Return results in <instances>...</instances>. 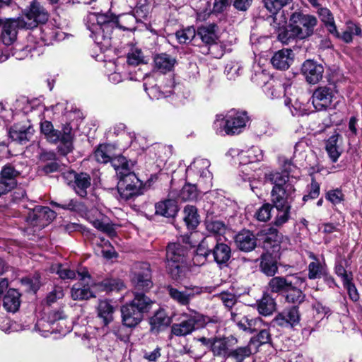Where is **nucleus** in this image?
<instances>
[{"label":"nucleus","mask_w":362,"mask_h":362,"mask_svg":"<svg viewBox=\"0 0 362 362\" xmlns=\"http://www.w3.org/2000/svg\"><path fill=\"white\" fill-rule=\"evenodd\" d=\"M84 21L87 29L90 32V37L103 51L112 45L111 35L115 28L132 30L138 22L137 17L132 13L115 16L108 13H89Z\"/></svg>","instance_id":"obj_1"},{"label":"nucleus","mask_w":362,"mask_h":362,"mask_svg":"<svg viewBox=\"0 0 362 362\" xmlns=\"http://www.w3.org/2000/svg\"><path fill=\"white\" fill-rule=\"evenodd\" d=\"M274 78L270 76L266 70H260L256 71L255 74L252 76V81L259 86H262L264 88V86L269 83V81L273 80Z\"/></svg>","instance_id":"obj_62"},{"label":"nucleus","mask_w":362,"mask_h":362,"mask_svg":"<svg viewBox=\"0 0 362 362\" xmlns=\"http://www.w3.org/2000/svg\"><path fill=\"white\" fill-rule=\"evenodd\" d=\"M114 307L107 300H100L98 307V317L105 325H107L113 320Z\"/></svg>","instance_id":"obj_46"},{"label":"nucleus","mask_w":362,"mask_h":362,"mask_svg":"<svg viewBox=\"0 0 362 362\" xmlns=\"http://www.w3.org/2000/svg\"><path fill=\"white\" fill-rule=\"evenodd\" d=\"M49 323L52 332H58L62 335H66L72 329L71 322L66 319V316L62 311L52 312L49 315Z\"/></svg>","instance_id":"obj_26"},{"label":"nucleus","mask_w":362,"mask_h":362,"mask_svg":"<svg viewBox=\"0 0 362 362\" xmlns=\"http://www.w3.org/2000/svg\"><path fill=\"white\" fill-rule=\"evenodd\" d=\"M168 291L170 297L175 302L180 305L187 306L196 296L200 295L204 292V288L191 285L185 286L182 290L169 286Z\"/></svg>","instance_id":"obj_16"},{"label":"nucleus","mask_w":362,"mask_h":362,"mask_svg":"<svg viewBox=\"0 0 362 362\" xmlns=\"http://www.w3.org/2000/svg\"><path fill=\"white\" fill-rule=\"evenodd\" d=\"M283 172H273L267 175V179L273 185L272 199L274 198L294 197V182L300 177V170L291 160H279Z\"/></svg>","instance_id":"obj_3"},{"label":"nucleus","mask_w":362,"mask_h":362,"mask_svg":"<svg viewBox=\"0 0 362 362\" xmlns=\"http://www.w3.org/2000/svg\"><path fill=\"white\" fill-rule=\"evenodd\" d=\"M81 276L80 281L75 284L71 288V297L75 300H87L95 297L94 293L97 287L95 284H90V276L88 272H78Z\"/></svg>","instance_id":"obj_14"},{"label":"nucleus","mask_w":362,"mask_h":362,"mask_svg":"<svg viewBox=\"0 0 362 362\" xmlns=\"http://www.w3.org/2000/svg\"><path fill=\"white\" fill-rule=\"evenodd\" d=\"M247 309V306L243 304L237 305L235 311H231V320L235 322L238 327L240 329V324L245 325L249 322V317L245 315V310Z\"/></svg>","instance_id":"obj_53"},{"label":"nucleus","mask_w":362,"mask_h":362,"mask_svg":"<svg viewBox=\"0 0 362 362\" xmlns=\"http://www.w3.org/2000/svg\"><path fill=\"white\" fill-rule=\"evenodd\" d=\"M152 78L150 77L146 78L147 81L144 83V88L146 93L151 99H160L163 98L167 97L163 92H162L160 88L157 86H152L151 87H148V83H149V81Z\"/></svg>","instance_id":"obj_59"},{"label":"nucleus","mask_w":362,"mask_h":362,"mask_svg":"<svg viewBox=\"0 0 362 362\" xmlns=\"http://www.w3.org/2000/svg\"><path fill=\"white\" fill-rule=\"evenodd\" d=\"M154 302L142 293L134 292V298L121 308L123 324L129 327H135L152 308Z\"/></svg>","instance_id":"obj_5"},{"label":"nucleus","mask_w":362,"mask_h":362,"mask_svg":"<svg viewBox=\"0 0 362 362\" xmlns=\"http://www.w3.org/2000/svg\"><path fill=\"white\" fill-rule=\"evenodd\" d=\"M49 18L47 11L37 1H33L25 9L24 16L19 18L25 29H33L39 24L45 23Z\"/></svg>","instance_id":"obj_11"},{"label":"nucleus","mask_w":362,"mask_h":362,"mask_svg":"<svg viewBox=\"0 0 362 362\" xmlns=\"http://www.w3.org/2000/svg\"><path fill=\"white\" fill-rule=\"evenodd\" d=\"M186 318L180 323L173 324L171 327L172 333L178 337L186 336L191 334L194 330L204 326L210 322L209 317L204 316L194 310L189 313H184Z\"/></svg>","instance_id":"obj_9"},{"label":"nucleus","mask_w":362,"mask_h":362,"mask_svg":"<svg viewBox=\"0 0 362 362\" xmlns=\"http://www.w3.org/2000/svg\"><path fill=\"white\" fill-rule=\"evenodd\" d=\"M117 178V190L122 199L128 200L144 194L142 182L132 171L133 163L124 156H119L112 161Z\"/></svg>","instance_id":"obj_2"},{"label":"nucleus","mask_w":362,"mask_h":362,"mask_svg":"<svg viewBox=\"0 0 362 362\" xmlns=\"http://www.w3.org/2000/svg\"><path fill=\"white\" fill-rule=\"evenodd\" d=\"M228 308H232L237 303V297L235 294L229 292H222L217 296Z\"/></svg>","instance_id":"obj_64"},{"label":"nucleus","mask_w":362,"mask_h":362,"mask_svg":"<svg viewBox=\"0 0 362 362\" xmlns=\"http://www.w3.org/2000/svg\"><path fill=\"white\" fill-rule=\"evenodd\" d=\"M20 173L11 165L3 167L0 173V197L11 191L16 185V177Z\"/></svg>","instance_id":"obj_23"},{"label":"nucleus","mask_w":362,"mask_h":362,"mask_svg":"<svg viewBox=\"0 0 362 362\" xmlns=\"http://www.w3.org/2000/svg\"><path fill=\"white\" fill-rule=\"evenodd\" d=\"M199 192L195 185H185L179 194V198L184 202L195 201L199 197Z\"/></svg>","instance_id":"obj_52"},{"label":"nucleus","mask_w":362,"mask_h":362,"mask_svg":"<svg viewBox=\"0 0 362 362\" xmlns=\"http://www.w3.org/2000/svg\"><path fill=\"white\" fill-rule=\"evenodd\" d=\"M276 309L274 299L268 294H264L257 303L259 313L264 316L270 315Z\"/></svg>","instance_id":"obj_51"},{"label":"nucleus","mask_w":362,"mask_h":362,"mask_svg":"<svg viewBox=\"0 0 362 362\" xmlns=\"http://www.w3.org/2000/svg\"><path fill=\"white\" fill-rule=\"evenodd\" d=\"M20 294L15 289H9L3 299V305L8 312L17 311L20 306Z\"/></svg>","instance_id":"obj_43"},{"label":"nucleus","mask_w":362,"mask_h":362,"mask_svg":"<svg viewBox=\"0 0 362 362\" xmlns=\"http://www.w3.org/2000/svg\"><path fill=\"white\" fill-rule=\"evenodd\" d=\"M276 254L265 252L261 256L260 269L267 276H273L278 271Z\"/></svg>","instance_id":"obj_38"},{"label":"nucleus","mask_w":362,"mask_h":362,"mask_svg":"<svg viewBox=\"0 0 362 362\" xmlns=\"http://www.w3.org/2000/svg\"><path fill=\"white\" fill-rule=\"evenodd\" d=\"M302 281L299 279V274H296L286 277L275 276L270 279L268 286L273 293L286 292L289 286H298Z\"/></svg>","instance_id":"obj_24"},{"label":"nucleus","mask_w":362,"mask_h":362,"mask_svg":"<svg viewBox=\"0 0 362 362\" xmlns=\"http://www.w3.org/2000/svg\"><path fill=\"white\" fill-rule=\"evenodd\" d=\"M94 156L95 160L100 163H107L109 161L112 163L113 159L117 158V156L113 157V148L109 144L100 145L95 151Z\"/></svg>","instance_id":"obj_44"},{"label":"nucleus","mask_w":362,"mask_h":362,"mask_svg":"<svg viewBox=\"0 0 362 362\" xmlns=\"http://www.w3.org/2000/svg\"><path fill=\"white\" fill-rule=\"evenodd\" d=\"M299 279L302 281L300 284L293 287L289 286V289L286 292V300L288 303L298 305L305 300V295L303 293L302 288L305 287L306 279L300 274Z\"/></svg>","instance_id":"obj_35"},{"label":"nucleus","mask_w":362,"mask_h":362,"mask_svg":"<svg viewBox=\"0 0 362 362\" xmlns=\"http://www.w3.org/2000/svg\"><path fill=\"white\" fill-rule=\"evenodd\" d=\"M63 178L67 181L68 185L72 182L73 187L76 193L81 197L87 195V189L91 185V179L87 173H76L73 171H68L63 174Z\"/></svg>","instance_id":"obj_18"},{"label":"nucleus","mask_w":362,"mask_h":362,"mask_svg":"<svg viewBox=\"0 0 362 362\" xmlns=\"http://www.w3.org/2000/svg\"><path fill=\"white\" fill-rule=\"evenodd\" d=\"M170 323V319L163 309H159L150 319L152 330H157L168 327Z\"/></svg>","instance_id":"obj_45"},{"label":"nucleus","mask_w":362,"mask_h":362,"mask_svg":"<svg viewBox=\"0 0 362 362\" xmlns=\"http://www.w3.org/2000/svg\"><path fill=\"white\" fill-rule=\"evenodd\" d=\"M228 153L233 157L237 156L240 163L243 165L260 161L263 158L262 151L258 146H255L241 151L237 148H231Z\"/></svg>","instance_id":"obj_22"},{"label":"nucleus","mask_w":362,"mask_h":362,"mask_svg":"<svg viewBox=\"0 0 362 362\" xmlns=\"http://www.w3.org/2000/svg\"><path fill=\"white\" fill-rule=\"evenodd\" d=\"M97 290L105 291H119L124 288V284L119 279H106L100 284L95 285Z\"/></svg>","instance_id":"obj_54"},{"label":"nucleus","mask_w":362,"mask_h":362,"mask_svg":"<svg viewBox=\"0 0 362 362\" xmlns=\"http://www.w3.org/2000/svg\"><path fill=\"white\" fill-rule=\"evenodd\" d=\"M293 197L274 198L272 199L277 214L275 217L274 224L276 226H281L290 218L291 202Z\"/></svg>","instance_id":"obj_25"},{"label":"nucleus","mask_w":362,"mask_h":362,"mask_svg":"<svg viewBox=\"0 0 362 362\" xmlns=\"http://www.w3.org/2000/svg\"><path fill=\"white\" fill-rule=\"evenodd\" d=\"M55 218V212L47 206H37L29 212L26 221L39 229L48 225Z\"/></svg>","instance_id":"obj_17"},{"label":"nucleus","mask_w":362,"mask_h":362,"mask_svg":"<svg viewBox=\"0 0 362 362\" xmlns=\"http://www.w3.org/2000/svg\"><path fill=\"white\" fill-rule=\"evenodd\" d=\"M127 63L131 66H139L143 64H147L149 59L146 56L142 50L137 47L131 48L127 56Z\"/></svg>","instance_id":"obj_49"},{"label":"nucleus","mask_w":362,"mask_h":362,"mask_svg":"<svg viewBox=\"0 0 362 362\" xmlns=\"http://www.w3.org/2000/svg\"><path fill=\"white\" fill-rule=\"evenodd\" d=\"M325 151L332 163H336L343 153V141L340 135L334 133L325 142Z\"/></svg>","instance_id":"obj_29"},{"label":"nucleus","mask_w":362,"mask_h":362,"mask_svg":"<svg viewBox=\"0 0 362 362\" xmlns=\"http://www.w3.org/2000/svg\"><path fill=\"white\" fill-rule=\"evenodd\" d=\"M273 206L270 204H264L260 206L255 212V218L262 222H267L272 217V210Z\"/></svg>","instance_id":"obj_57"},{"label":"nucleus","mask_w":362,"mask_h":362,"mask_svg":"<svg viewBox=\"0 0 362 362\" xmlns=\"http://www.w3.org/2000/svg\"><path fill=\"white\" fill-rule=\"evenodd\" d=\"M323 72V66L313 60H306L302 66L303 75L311 84L317 83L322 78Z\"/></svg>","instance_id":"obj_28"},{"label":"nucleus","mask_w":362,"mask_h":362,"mask_svg":"<svg viewBox=\"0 0 362 362\" xmlns=\"http://www.w3.org/2000/svg\"><path fill=\"white\" fill-rule=\"evenodd\" d=\"M300 315L296 307H293L288 310H285L274 318V322L279 326L287 328L295 327L299 323Z\"/></svg>","instance_id":"obj_30"},{"label":"nucleus","mask_w":362,"mask_h":362,"mask_svg":"<svg viewBox=\"0 0 362 362\" xmlns=\"http://www.w3.org/2000/svg\"><path fill=\"white\" fill-rule=\"evenodd\" d=\"M290 88L291 86H284L279 80L274 78L269 81L267 86H264L263 91L268 98L276 99L282 95H286L288 90Z\"/></svg>","instance_id":"obj_34"},{"label":"nucleus","mask_w":362,"mask_h":362,"mask_svg":"<svg viewBox=\"0 0 362 362\" xmlns=\"http://www.w3.org/2000/svg\"><path fill=\"white\" fill-rule=\"evenodd\" d=\"M196 37L194 28L188 27L176 33V37L180 43H188Z\"/></svg>","instance_id":"obj_58"},{"label":"nucleus","mask_w":362,"mask_h":362,"mask_svg":"<svg viewBox=\"0 0 362 362\" xmlns=\"http://www.w3.org/2000/svg\"><path fill=\"white\" fill-rule=\"evenodd\" d=\"M247 122L248 117L245 112L232 110L226 115H216L214 126L218 134L235 135L243 131Z\"/></svg>","instance_id":"obj_7"},{"label":"nucleus","mask_w":362,"mask_h":362,"mask_svg":"<svg viewBox=\"0 0 362 362\" xmlns=\"http://www.w3.org/2000/svg\"><path fill=\"white\" fill-rule=\"evenodd\" d=\"M198 236H199V233L198 232L191 233L189 235L183 237L182 241L184 243L188 245L189 247L197 246L195 254L207 259L208 256L212 252V250L209 245V239L205 238L199 242L197 238Z\"/></svg>","instance_id":"obj_27"},{"label":"nucleus","mask_w":362,"mask_h":362,"mask_svg":"<svg viewBox=\"0 0 362 362\" xmlns=\"http://www.w3.org/2000/svg\"><path fill=\"white\" fill-rule=\"evenodd\" d=\"M156 214L165 217H173L178 211L175 200L165 199L155 204Z\"/></svg>","instance_id":"obj_39"},{"label":"nucleus","mask_w":362,"mask_h":362,"mask_svg":"<svg viewBox=\"0 0 362 362\" xmlns=\"http://www.w3.org/2000/svg\"><path fill=\"white\" fill-rule=\"evenodd\" d=\"M317 23V20L314 16L295 11L289 18L288 26L279 30L278 39L284 44L295 39H305L313 35Z\"/></svg>","instance_id":"obj_4"},{"label":"nucleus","mask_w":362,"mask_h":362,"mask_svg":"<svg viewBox=\"0 0 362 362\" xmlns=\"http://www.w3.org/2000/svg\"><path fill=\"white\" fill-rule=\"evenodd\" d=\"M30 44L27 45L23 48L16 49L14 55L18 59H23L25 58H32L35 56H40L42 53V45L33 44V36L28 37Z\"/></svg>","instance_id":"obj_36"},{"label":"nucleus","mask_w":362,"mask_h":362,"mask_svg":"<svg viewBox=\"0 0 362 362\" xmlns=\"http://www.w3.org/2000/svg\"><path fill=\"white\" fill-rule=\"evenodd\" d=\"M203 345L208 347L214 356L228 358L231 349L234 348L238 341L233 337H201L198 339Z\"/></svg>","instance_id":"obj_10"},{"label":"nucleus","mask_w":362,"mask_h":362,"mask_svg":"<svg viewBox=\"0 0 362 362\" xmlns=\"http://www.w3.org/2000/svg\"><path fill=\"white\" fill-rule=\"evenodd\" d=\"M240 324V329L250 332H258L264 326L262 320L260 317L249 319V322L245 325Z\"/></svg>","instance_id":"obj_61"},{"label":"nucleus","mask_w":362,"mask_h":362,"mask_svg":"<svg viewBox=\"0 0 362 362\" xmlns=\"http://www.w3.org/2000/svg\"><path fill=\"white\" fill-rule=\"evenodd\" d=\"M215 28L216 25L214 24L202 26L198 29L196 36H198L204 43L212 45L217 40Z\"/></svg>","instance_id":"obj_47"},{"label":"nucleus","mask_w":362,"mask_h":362,"mask_svg":"<svg viewBox=\"0 0 362 362\" xmlns=\"http://www.w3.org/2000/svg\"><path fill=\"white\" fill-rule=\"evenodd\" d=\"M51 269L52 272L57 273L62 279H73L76 277V273L74 270L61 264L53 265Z\"/></svg>","instance_id":"obj_60"},{"label":"nucleus","mask_w":362,"mask_h":362,"mask_svg":"<svg viewBox=\"0 0 362 362\" xmlns=\"http://www.w3.org/2000/svg\"><path fill=\"white\" fill-rule=\"evenodd\" d=\"M257 238L262 240V247L267 252L276 254L279 251L281 235L277 230L273 228L262 230L257 233Z\"/></svg>","instance_id":"obj_21"},{"label":"nucleus","mask_w":362,"mask_h":362,"mask_svg":"<svg viewBox=\"0 0 362 362\" xmlns=\"http://www.w3.org/2000/svg\"><path fill=\"white\" fill-rule=\"evenodd\" d=\"M188 248V245H182L180 243H170L166 247V269L175 280H182L185 277Z\"/></svg>","instance_id":"obj_6"},{"label":"nucleus","mask_w":362,"mask_h":362,"mask_svg":"<svg viewBox=\"0 0 362 362\" xmlns=\"http://www.w3.org/2000/svg\"><path fill=\"white\" fill-rule=\"evenodd\" d=\"M252 354L251 349L249 346H242L237 349L233 348L228 355V358H232L236 362H243V361L250 356Z\"/></svg>","instance_id":"obj_56"},{"label":"nucleus","mask_w":362,"mask_h":362,"mask_svg":"<svg viewBox=\"0 0 362 362\" xmlns=\"http://www.w3.org/2000/svg\"><path fill=\"white\" fill-rule=\"evenodd\" d=\"M214 261L218 264H226L231 256L230 247L225 243H217L211 252Z\"/></svg>","instance_id":"obj_40"},{"label":"nucleus","mask_w":362,"mask_h":362,"mask_svg":"<svg viewBox=\"0 0 362 362\" xmlns=\"http://www.w3.org/2000/svg\"><path fill=\"white\" fill-rule=\"evenodd\" d=\"M0 40L4 45H12L17 39L19 28H24L19 18L8 19L1 25Z\"/></svg>","instance_id":"obj_20"},{"label":"nucleus","mask_w":362,"mask_h":362,"mask_svg":"<svg viewBox=\"0 0 362 362\" xmlns=\"http://www.w3.org/2000/svg\"><path fill=\"white\" fill-rule=\"evenodd\" d=\"M21 284L26 287L28 291L36 292L40 285V276L35 274L32 277L23 278L21 279Z\"/></svg>","instance_id":"obj_63"},{"label":"nucleus","mask_w":362,"mask_h":362,"mask_svg":"<svg viewBox=\"0 0 362 362\" xmlns=\"http://www.w3.org/2000/svg\"><path fill=\"white\" fill-rule=\"evenodd\" d=\"M210 161L205 158H197L190 164L186 170L188 177L199 176V182L206 185V189L211 187L212 174L209 171Z\"/></svg>","instance_id":"obj_12"},{"label":"nucleus","mask_w":362,"mask_h":362,"mask_svg":"<svg viewBox=\"0 0 362 362\" xmlns=\"http://www.w3.org/2000/svg\"><path fill=\"white\" fill-rule=\"evenodd\" d=\"M40 131L49 142L60 141L58 150L62 155H66L72 151L73 135L71 128L69 125L65 126L63 128V132L61 133L54 129L52 122L45 120L40 122Z\"/></svg>","instance_id":"obj_8"},{"label":"nucleus","mask_w":362,"mask_h":362,"mask_svg":"<svg viewBox=\"0 0 362 362\" xmlns=\"http://www.w3.org/2000/svg\"><path fill=\"white\" fill-rule=\"evenodd\" d=\"M293 57V52L291 49H282L274 53L271 62L275 69L286 70L292 64Z\"/></svg>","instance_id":"obj_31"},{"label":"nucleus","mask_w":362,"mask_h":362,"mask_svg":"<svg viewBox=\"0 0 362 362\" xmlns=\"http://www.w3.org/2000/svg\"><path fill=\"white\" fill-rule=\"evenodd\" d=\"M175 59L167 54H160L155 57V69L161 73L170 71L175 64Z\"/></svg>","instance_id":"obj_42"},{"label":"nucleus","mask_w":362,"mask_h":362,"mask_svg":"<svg viewBox=\"0 0 362 362\" xmlns=\"http://www.w3.org/2000/svg\"><path fill=\"white\" fill-rule=\"evenodd\" d=\"M308 257L312 262L308 264V274L309 279L313 280L320 279L322 276L326 274L328 270L327 264L324 259H320L314 253L310 252Z\"/></svg>","instance_id":"obj_32"},{"label":"nucleus","mask_w":362,"mask_h":362,"mask_svg":"<svg viewBox=\"0 0 362 362\" xmlns=\"http://www.w3.org/2000/svg\"><path fill=\"white\" fill-rule=\"evenodd\" d=\"M235 242L238 249L244 252H250L255 248L257 238L250 230H243L236 235Z\"/></svg>","instance_id":"obj_33"},{"label":"nucleus","mask_w":362,"mask_h":362,"mask_svg":"<svg viewBox=\"0 0 362 362\" xmlns=\"http://www.w3.org/2000/svg\"><path fill=\"white\" fill-rule=\"evenodd\" d=\"M132 283L135 290L147 291L152 285L151 271L150 264L146 262H141L136 264Z\"/></svg>","instance_id":"obj_13"},{"label":"nucleus","mask_w":362,"mask_h":362,"mask_svg":"<svg viewBox=\"0 0 362 362\" xmlns=\"http://www.w3.org/2000/svg\"><path fill=\"white\" fill-rule=\"evenodd\" d=\"M18 106L22 105L21 110L25 114L33 113L34 115L41 117L42 114L45 110H47V108L37 99H34L30 101L23 99L18 101Z\"/></svg>","instance_id":"obj_41"},{"label":"nucleus","mask_w":362,"mask_h":362,"mask_svg":"<svg viewBox=\"0 0 362 362\" xmlns=\"http://www.w3.org/2000/svg\"><path fill=\"white\" fill-rule=\"evenodd\" d=\"M205 226L206 230L213 235H221L226 230L223 222L218 220L207 219Z\"/></svg>","instance_id":"obj_55"},{"label":"nucleus","mask_w":362,"mask_h":362,"mask_svg":"<svg viewBox=\"0 0 362 362\" xmlns=\"http://www.w3.org/2000/svg\"><path fill=\"white\" fill-rule=\"evenodd\" d=\"M184 221L188 229H195L199 223V216L195 206L187 205L184 209Z\"/></svg>","instance_id":"obj_48"},{"label":"nucleus","mask_w":362,"mask_h":362,"mask_svg":"<svg viewBox=\"0 0 362 362\" xmlns=\"http://www.w3.org/2000/svg\"><path fill=\"white\" fill-rule=\"evenodd\" d=\"M35 129L30 119L13 124L9 129V137L21 144H25L31 140Z\"/></svg>","instance_id":"obj_19"},{"label":"nucleus","mask_w":362,"mask_h":362,"mask_svg":"<svg viewBox=\"0 0 362 362\" xmlns=\"http://www.w3.org/2000/svg\"><path fill=\"white\" fill-rule=\"evenodd\" d=\"M292 0H263L264 3V6L266 8L273 14V18L274 23L277 25H280L281 23L286 22V18H284L282 21H278V17H283V12L281 11V9L288 4H289Z\"/></svg>","instance_id":"obj_37"},{"label":"nucleus","mask_w":362,"mask_h":362,"mask_svg":"<svg viewBox=\"0 0 362 362\" xmlns=\"http://www.w3.org/2000/svg\"><path fill=\"white\" fill-rule=\"evenodd\" d=\"M317 13L328 31L334 36H339V32L337 30L334 18L330 11L327 8H320L317 10Z\"/></svg>","instance_id":"obj_50"},{"label":"nucleus","mask_w":362,"mask_h":362,"mask_svg":"<svg viewBox=\"0 0 362 362\" xmlns=\"http://www.w3.org/2000/svg\"><path fill=\"white\" fill-rule=\"evenodd\" d=\"M337 91L332 87L320 86L312 95V103L317 111L326 110L331 107Z\"/></svg>","instance_id":"obj_15"}]
</instances>
